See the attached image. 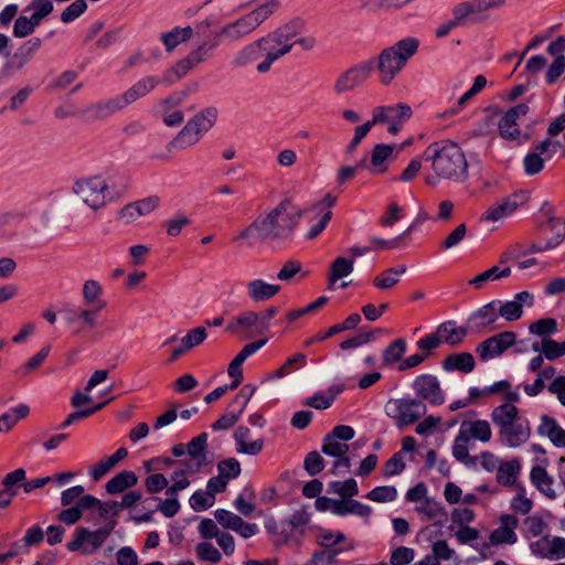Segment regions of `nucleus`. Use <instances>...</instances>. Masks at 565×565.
Listing matches in <instances>:
<instances>
[{
    "instance_id": "a878e982",
    "label": "nucleus",
    "mask_w": 565,
    "mask_h": 565,
    "mask_svg": "<svg viewBox=\"0 0 565 565\" xmlns=\"http://www.w3.org/2000/svg\"><path fill=\"white\" fill-rule=\"evenodd\" d=\"M529 113V106L526 104H519L510 108L499 121V132L504 139L515 140L520 136V129L518 120L524 117Z\"/></svg>"
},
{
    "instance_id": "9d476101",
    "label": "nucleus",
    "mask_w": 565,
    "mask_h": 565,
    "mask_svg": "<svg viewBox=\"0 0 565 565\" xmlns=\"http://www.w3.org/2000/svg\"><path fill=\"white\" fill-rule=\"evenodd\" d=\"M385 414L392 418L398 427L416 423L427 412L426 404L417 398H391L384 407Z\"/></svg>"
},
{
    "instance_id": "ddd939ff",
    "label": "nucleus",
    "mask_w": 565,
    "mask_h": 565,
    "mask_svg": "<svg viewBox=\"0 0 565 565\" xmlns=\"http://www.w3.org/2000/svg\"><path fill=\"white\" fill-rule=\"evenodd\" d=\"M375 71L373 62L363 61L342 72L334 82L333 90L341 95L362 85Z\"/></svg>"
},
{
    "instance_id": "774afa93",
    "label": "nucleus",
    "mask_w": 565,
    "mask_h": 565,
    "mask_svg": "<svg viewBox=\"0 0 565 565\" xmlns=\"http://www.w3.org/2000/svg\"><path fill=\"white\" fill-rule=\"evenodd\" d=\"M330 489L342 498H352L359 493L358 482L352 478L345 481H333L330 483Z\"/></svg>"
},
{
    "instance_id": "dca6fc26",
    "label": "nucleus",
    "mask_w": 565,
    "mask_h": 565,
    "mask_svg": "<svg viewBox=\"0 0 565 565\" xmlns=\"http://www.w3.org/2000/svg\"><path fill=\"white\" fill-rule=\"evenodd\" d=\"M498 309L499 318L507 322H513L522 318L523 308H532L534 306V295L523 290L516 292L512 300H494Z\"/></svg>"
},
{
    "instance_id": "de8ad7c7",
    "label": "nucleus",
    "mask_w": 565,
    "mask_h": 565,
    "mask_svg": "<svg viewBox=\"0 0 565 565\" xmlns=\"http://www.w3.org/2000/svg\"><path fill=\"white\" fill-rule=\"evenodd\" d=\"M255 491L250 486H247L233 501L234 509L243 516H250L254 514L256 507L254 504Z\"/></svg>"
},
{
    "instance_id": "7ed1b4c3",
    "label": "nucleus",
    "mask_w": 565,
    "mask_h": 565,
    "mask_svg": "<svg viewBox=\"0 0 565 565\" xmlns=\"http://www.w3.org/2000/svg\"><path fill=\"white\" fill-rule=\"evenodd\" d=\"M423 159L430 162L433 173L425 177V183L429 186H437L441 180L463 183L467 181L468 161L460 146L450 140H440L429 145Z\"/></svg>"
},
{
    "instance_id": "4468645a",
    "label": "nucleus",
    "mask_w": 565,
    "mask_h": 565,
    "mask_svg": "<svg viewBox=\"0 0 565 565\" xmlns=\"http://www.w3.org/2000/svg\"><path fill=\"white\" fill-rule=\"evenodd\" d=\"M411 386L422 402L426 401L435 406L445 403V393L436 375L428 373L420 374L414 379Z\"/></svg>"
},
{
    "instance_id": "864d4df0",
    "label": "nucleus",
    "mask_w": 565,
    "mask_h": 565,
    "mask_svg": "<svg viewBox=\"0 0 565 565\" xmlns=\"http://www.w3.org/2000/svg\"><path fill=\"white\" fill-rule=\"evenodd\" d=\"M53 0H32L28 7L24 8V12H31L30 17L39 25L53 12Z\"/></svg>"
},
{
    "instance_id": "7c9ffc66",
    "label": "nucleus",
    "mask_w": 565,
    "mask_h": 565,
    "mask_svg": "<svg viewBox=\"0 0 565 565\" xmlns=\"http://www.w3.org/2000/svg\"><path fill=\"white\" fill-rule=\"evenodd\" d=\"M160 84V78L154 75L143 76L138 79L132 86L126 89L121 96L124 97L127 105H131L146 97Z\"/></svg>"
},
{
    "instance_id": "680f3d73",
    "label": "nucleus",
    "mask_w": 565,
    "mask_h": 565,
    "mask_svg": "<svg viewBox=\"0 0 565 565\" xmlns=\"http://www.w3.org/2000/svg\"><path fill=\"white\" fill-rule=\"evenodd\" d=\"M214 503L215 498L206 489L196 490L189 499L190 507L196 512L205 511L213 507Z\"/></svg>"
},
{
    "instance_id": "37998d69",
    "label": "nucleus",
    "mask_w": 565,
    "mask_h": 565,
    "mask_svg": "<svg viewBox=\"0 0 565 565\" xmlns=\"http://www.w3.org/2000/svg\"><path fill=\"white\" fill-rule=\"evenodd\" d=\"M530 478L536 489L546 495L548 499H555L556 493L553 489V479L548 476L546 469L541 466L532 468Z\"/></svg>"
},
{
    "instance_id": "f257e3e1",
    "label": "nucleus",
    "mask_w": 565,
    "mask_h": 565,
    "mask_svg": "<svg viewBox=\"0 0 565 565\" xmlns=\"http://www.w3.org/2000/svg\"><path fill=\"white\" fill-rule=\"evenodd\" d=\"M302 215L303 211L290 199H284L276 206L255 217L234 237V241L244 242L249 246L267 241H286L292 236Z\"/></svg>"
},
{
    "instance_id": "412c9836",
    "label": "nucleus",
    "mask_w": 565,
    "mask_h": 565,
    "mask_svg": "<svg viewBox=\"0 0 565 565\" xmlns=\"http://www.w3.org/2000/svg\"><path fill=\"white\" fill-rule=\"evenodd\" d=\"M524 203V198L522 194L514 193L507 198H503L492 205H490L487 211L481 215V222H499L512 215L519 206Z\"/></svg>"
},
{
    "instance_id": "20e7f679",
    "label": "nucleus",
    "mask_w": 565,
    "mask_h": 565,
    "mask_svg": "<svg viewBox=\"0 0 565 565\" xmlns=\"http://www.w3.org/2000/svg\"><path fill=\"white\" fill-rule=\"evenodd\" d=\"M520 402V394L509 393L508 403L495 406L490 414L500 443L508 448H519L525 445L531 437L530 420L516 406Z\"/></svg>"
},
{
    "instance_id": "a19ab883",
    "label": "nucleus",
    "mask_w": 565,
    "mask_h": 565,
    "mask_svg": "<svg viewBox=\"0 0 565 565\" xmlns=\"http://www.w3.org/2000/svg\"><path fill=\"white\" fill-rule=\"evenodd\" d=\"M127 456L128 451L126 448H118L111 456L105 457L102 460H99L96 465H94L89 471L90 476L93 477L94 480H99Z\"/></svg>"
},
{
    "instance_id": "79ce46f5",
    "label": "nucleus",
    "mask_w": 565,
    "mask_h": 565,
    "mask_svg": "<svg viewBox=\"0 0 565 565\" xmlns=\"http://www.w3.org/2000/svg\"><path fill=\"white\" fill-rule=\"evenodd\" d=\"M405 273V265H397L395 267L385 269L373 279V285L379 290H387L397 285L401 280V277Z\"/></svg>"
},
{
    "instance_id": "0eeeda50",
    "label": "nucleus",
    "mask_w": 565,
    "mask_h": 565,
    "mask_svg": "<svg viewBox=\"0 0 565 565\" xmlns=\"http://www.w3.org/2000/svg\"><path fill=\"white\" fill-rule=\"evenodd\" d=\"M218 111L215 107H207L188 120L177 137L168 145V150H182L196 145L202 137L212 129L217 120Z\"/></svg>"
},
{
    "instance_id": "49530a36",
    "label": "nucleus",
    "mask_w": 565,
    "mask_h": 565,
    "mask_svg": "<svg viewBox=\"0 0 565 565\" xmlns=\"http://www.w3.org/2000/svg\"><path fill=\"white\" fill-rule=\"evenodd\" d=\"M354 269L353 259L345 257H337L331 264L330 271L328 275L329 289L334 288V284L349 276Z\"/></svg>"
},
{
    "instance_id": "a18cd8bd",
    "label": "nucleus",
    "mask_w": 565,
    "mask_h": 565,
    "mask_svg": "<svg viewBox=\"0 0 565 565\" xmlns=\"http://www.w3.org/2000/svg\"><path fill=\"white\" fill-rule=\"evenodd\" d=\"M511 275V268L505 266L503 268L499 266H492L489 269L482 271L472 279L469 280V285L473 286L476 289H481L489 281L500 280L502 278H507Z\"/></svg>"
},
{
    "instance_id": "f3484780",
    "label": "nucleus",
    "mask_w": 565,
    "mask_h": 565,
    "mask_svg": "<svg viewBox=\"0 0 565 565\" xmlns=\"http://www.w3.org/2000/svg\"><path fill=\"white\" fill-rule=\"evenodd\" d=\"M354 429L348 425L335 426L330 434L323 438L321 450L330 457H342L349 451L347 441L354 437Z\"/></svg>"
},
{
    "instance_id": "39448f33",
    "label": "nucleus",
    "mask_w": 565,
    "mask_h": 565,
    "mask_svg": "<svg viewBox=\"0 0 565 565\" xmlns=\"http://www.w3.org/2000/svg\"><path fill=\"white\" fill-rule=\"evenodd\" d=\"M418 49V39L407 36L383 49L376 57L370 58L367 62L375 64L380 83L388 86L417 53Z\"/></svg>"
},
{
    "instance_id": "f8f14e48",
    "label": "nucleus",
    "mask_w": 565,
    "mask_h": 565,
    "mask_svg": "<svg viewBox=\"0 0 565 565\" xmlns=\"http://www.w3.org/2000/svg\"><path fill=\"white\" fill-rule=\"evenodd\" d=\"M412 115L413 110L411 106L405 103L377 106L372 111L373 122H375V125L386 124L387 131L392 135H396Z\"/></svg>"
},
{
    "instance_id": "cd10ccee",
    "label": "nucleus",
    "mask_w": 565,
    "mask_h": 565,
    "mask_svg": "<svg viewBox=\"0 0 565 565\" xmlns=\"http://www.w3.org/2000/svg\"><path fill=\"white\" fill-rule=\"evenodd\" d=\"M233 438L237 454L256 456L264 448V439H253L252 431L246 426L237 427L234 431Z\"/></svg>"
},
{
    "instance_id": "6e6d98bb",
    "label": "nucleus",
    "mask_w": 565,
    "mask_h": 565,
    "mask_svg": "<svg viewBox=\"0 0 565 565\" xmlns=\"http://www.w3.org/2000/svg\"><path fill=\"white\" fill-rule=\"evenodd\" d=\"M529 332L542 339H551L557 332V321L553 318L539 319L529 326Z\"/></svg>"
},
{
    "instance_id": "c9c22d12",
    "label": "nucleus",
    "mask_w": 565,
    "mask_h": 565,
    "mask_svg": "<svg viewBox=\"0 0 565 565\" xmlns=\"http://www.w3.org/2000/svg\"><path fill=\"white\" fill-rule=\"evenodd\" d=\"M414 511L423 521H435L437 523H441L447 518V512L443 504L430 497L422 503L416 504Z\"/></svg>"
},
{
    "instance_id": "393cba45",
    "label": "nucleus",
    "mask_w": 565,
    "mask_h": 565,
    "mask_svg": "<svg viewBox=\"0 0 565 565\" xmlns=\"http://www.w3.org/2000/svg\"><path fill=\"white\" fill-rule=\"evenodd\" d=\"M394 147L385 143L374 146L370 159L366 157L359 161V167L369 170L372 174H381L387 170V161L393 157Z\"/></svg>"
},
{
    "instance_id": "69168bd1",
    "label": "nucleus",
    "mask_w": 565,
    "mask_h": 565,
    "mask_svg": "<svg viewBox=\"0 0 565 565\" xmlns=\"http://www.w3.org/2000/svg\"><path fill=\"white\" fill-rule=\"evenodd\" d=\"M51 347H43L38 353H35L32 358H30L23 365L20 366L18 372L25 376L30 374L32 371L36 370L47 358L50 354Z\"/></svg>"
},
{
    "instance_id": "13d9d810",
    "label": "nucleus",
    "mask_w": 565,
    "mask_h": 565,
    "mask_svg": "<svg viewBox=\"0 0 565 565\" xmlns=\"http://www.w3.org/2000/svg\"><path fill=\"white\" fill-rule=\"evenodd\" d=\"M103 294V287L97 280L88 279L84 282L82 289L83 302L86 306H98Z\"/></svg>"
},
{
    "instance_id": "aec40b11",
    "label": "nucleus",
    "mask_w": 565,
    "mask_h": 565,
    "mask_svg": "<svg viewBox=\"0 0 565 565\" xmlns=\"http://www.w3.org/2000/svg\"><path fill=\"white\" fill-rule=\"evenodd\" d=\"M541 213L545 216L547 226L552 232H554V235L544 245L532 244L527 250H524L525 255L527 253H541L553 249L557 247L565 238V221L563 227H559V223L554 215L553 207L547 202L543 203Z\"/></svg>"
},
{
    "instance_id": "2f4dec72",
    "label": "nucleus",
    "mask_w": 565,
    "mask_h": 565,
    "mask_svg": "<svg viewBox=\"0 0 565 565\" xmlns=\"http://www.w3.org/2000/svg\"><path fill=\"white\" fill-rule=\"evenodd\" d=\"M536 433L541 437L548 438L555 447H565V429L559 426L555 418L542 415Z\"/></svg>"
},
{
    "instance_id": "72a5a7b5",
    "label": "nucleus",
    "mask_w": 565,
    "mask_h": 565,
    "mask_svg": "<svg viewBox=\"0 0 565 565\" xmlns=\"http://www.w3.org/2000/svg\"><path fill=\"white\" fill-rule=\"evenodd\" d=\"M469 331L468 324L466 327H458L455 320H448L440 323L436 332L441 338V343L455 347L466 339Z\"/></svg>"
},
{
    "instance_id": "9b49d317",
    "label": "nucleus",
    "mask_w": 565,
    "mask_h": 565,
    "mask_svg": "<svg viewBox=\"0 0 565 565\" xmlns=\"http://www.w3.org/2000/svg\"><path fill=\"white\" fill-rule=\"evenodd\" d=\"M504 4L505 0H468L457 3L451 13L460 26H468L483 22L487 19L484 12Z\"/></svg>"
},
{
    "instance_id": "8fccbe9b",
    "label": "nucleus",
    "mask_w": 565,
    "mask_h": 565,
    "mask_svg": "<svg viewBox=\"0 0 565 565\" xmlns=\"http://www.w3.org/2000/svg\"><path fill=\"white\" fill-rule=\"evenodd\" d=\"M30 408L25 404H19L11 407L8 412L0 416V431H9L20 419L26 417Z\"/></svg>"
},
{
    "instance_id": "b1692460",
    "label": "nucleus",
    "mask_w": 565,
    "mask_h": 565,
    "mask_svg": "<svg viewBox=\"0 0 565 565\" xmlns=\"http://www.w3.org/2000/svg\"><path fill=\"white\" fill-rule=\"evenodd\" d=\"M499 526L489 535V544L492 546L502 544H515L518 542L515 529L519 524L516 516L512 514H502L499 519Z\"/></svg>"
},
{
    "instance_id": "bb28decb",
    "label": "nucleus",
    "mask_w": 565,
    "mask_h": 565,
    "mask_svg": "<svg viewBox=\"0 0 565 565\" xmlns=\"http://www.w3.org/2000/svg\"><path fill=\"white\" fill-rule=\"evenodd\" d=\"M218 45L220 41L217 38H215L213 42H204L196 49L191 51L189 55L177 65V72L179 73V77L184 75L189 70H191L195 65L209 60L212 56L213 51Z\"/></svg>"
},
{
    "instance_id": "f03ea898",
    "label": "nucleus",
    "mask_w": 565,
    "mask_h": 565,
    "mask_svg": "<svg viewBox=\"0 0 565 565\" xmlns=\"http://www.w3.org/2000/svg\"><path fill=\"white\" fill-rule=\"evenodd\" d=\"M298 35V24L289 22L276 28L266 35L243 46L233 57L232 64L236 67L246 66L259 58L258 73H267L271 65L291 52L292 39Z\"/></svg>"
},
{
    "instance_id": "3c124183",
    "label": "nucleus",
    "mask_w": 565,
    "mask_h": 565,
    "mask_svg": "<svg viewBox=\"0 0 565 565\" xmlns=\"http://www.w3.org/2000/svg\"><path fill=\"white\" fill-rule=\"evenodd\" d=\"M192 34H193V29L191 26L174 28L170 32L162 33L161 41H162L167 52H171L180 43L189 40L192 36Z\"/></svg>"
},
{
    "instance_id": "c85d7f7f",
    "label": "nucleus",
    "mask_w": 565,
    "mask_h": 565,
    "mask_svg": "<svg viewBox=\"0 0 565 565\" xmlns=\"http://www.w3.org/2000/svg\"><path fill=\"white\" fill-rule=\"evenodd\" d=\"M252 349L253 348H249L248 350H245V352H243V354H241L236 360H232V362L228 365L227 372H228V375L231 377H233V381L230 384L217 386L212 392H210L207 395H205V397H204V402L205 403L211 404L214 401H216L220 397H222L223 395H225L228 391L236 390L239 386V384H241V373H239L237 366L242 362L244 356H246V354H248V352L252 351Z\"/></svg>"
},
{
    "instance_id": "5701e85b",
    "label": "nucleus",
    "mask_w": 565,
    "mask_h": 565,
    "mask_svg": "<svg viewBox=\"0 0 565 565\" xmlns=\"http://www.w3.org/2000/svg\"><path fill=\"white\" fill-rule=\"evenodd\" d=\"M126 107H128V105L121 94H119L87 106L84 114L89 119L100 120L109 118Z\"/></svg>"
},
{
    "instance_id": "338daca9",
    "label": "nucleus",
    "mask_w": 565,
    "mask_h": 565,
    "mask_svg": "<svg viewBox=\"0 0 565 565\" xmlns=\"http://www.w3.org/2000/svg\"><path fill=\"white\" fill-rule=\"evenodd\" d=\"M547 161L544 157L540 156L539 152H529L523 159V168L526 175H535L541 172L544 168V163Z\"/></svg>"
},
{
    "instance_id": "58836bf2",
    "label": "nucleus",
    "mask_w": 565,
    "mask_h": 565,
    "mask_svg": "<svg viewBox=\"0 0 565 565\" xmlns=\"http://www.w3.org/2000/svg\"><path fill=\"white\" fill-rule=\"evenodd\" d=\"M259 313L247 310L234 317L226 326L225 331L233 334H243L258 326Z\"/></svg>"
},
{
    "instance_id": "c756f323",
    "label": "nucleus",
    "mask_w": 565,
    "mask_h": 565,
    "mask_svg": "<svg viewBox=\"0 0 565 565\" xmlns=\"http://www.w3.org/2000/svg\"><path fill=\"white\" fill-rule=\"evenodd\" d=\"M458 431L470 443L478 440L486 444L490 441L492 437L491 426L486 419L463 420Z\"/></svg>"
},
{
    "instance_id": "473e14b6",
    "label": "nucleus",
    "mask_w": 565,
    "mask_h": 565,
    "mask_svg": "<svg viewBox=\"0 0 565 565\" xmlns=\"http://www.w3.org/2000/svg\"><path fill=\"white\" fill-rule=\"evenodd\" d=\"M247 296L254 302H264L274 298L281 289L280 285L268 284L263 279H253L246 284Z\"/></svg>"
},
{
    "instance_id": "423d86ee",
    "label": "nucleus",
    "mask_w": 565,
    "mask_h": 565,
    "mask_svg": "<svg viewBox=\"0 0 565 565\" xmlns=\"http://www.w3.org/2000/svg\"><path fill=\"white\" fill-rule=\"evenodd\" d=\"M277 10V1L268 0L258 6L253 11L242 15L241 18L226 23L216 33L215 38L220 42L235 43L255 31L263 22H265Z\"/></svg>"
},
{
    "instance_id": "1a4fd4ad",
    "label": "nucleus",
    "mask_w": 565,
    "mask_h": 565,
    "mask_svg": "<svg viewBox=\"0 0 565 565\" xmlns=\"http://www.w3.org/2000/svg\"><path fill=\"white\" fill-rule=\"evenodd\" d=\"M115 526L116 521L110 520L97 530H89L83 526L77 527L74 533V539L67 543V550L70 552L81 551L84 555H90L103 546L113 533Z\"/></svg>"
},
{
    "instance_id": "052dcab7",
    "label": "nucleus",
    "mask_w": 565,
    "mask_h": 565,
    "mask_svg": "<svg viewBox=\"0 0 565 565\" xmlns=\"http://www.w3.org/2000/svg\"><path fill=\"white\" fill-rule=\"evenodd\" d=\"M217 475L227 482L239 477L242 472L241 463L236 458H227L218 461Z\"/></svg>"
},
{
    "instance_id": "0e129e2a",
    "label": "nucleus",
    "mask_w": 565,
    "mask_h": 565,
    "mask_svg": "<svg viewBox=\"0 0 565 565\" xmlns=\"http://www.w3.org/2000/svg\"><path fill=\"white\" fill-rule=\"evenodd\" d=\"M255 391V385L245 384L233 398L232 403L230 404V407H232L235 412L242 415L252 396L254 395Z\"/></svg>"
},
{
    "instance_id": "ea45409f",
    "label": "nucleus",
    "mask_w": 565,
    "mask_h": 565,
    "mask_svg": "<svg viewBox=\"0 0 565 565\" xmlns=\"http://www.w3.org/2000/svg\"><path fill=\"white\" fill-rule=\"evenodd\" d=\"M186 452L191 459H194L195 469L204 467L207 463V434L201 433L186 444Z\"/></svg>"
},
{
    "instance_id": "4c0bfd02",
    "label": "nucleus",
    "mask_w": 565,
    "mask_h": 565,
    "mask_svg": "<svg viewBox=\"0 0 565 565\" xmlns=\"http://www.w3.org/2000/svg\"><path fill=\"white\" fill-rule=\"evenodd\" d=\"M475 366V358L468 352L449 354L443 361V367L447 372L459 371L462 373H470L473 371Z\"/></svg>"
},
{
    "instance_id": "e2e57ef3",
    "label": "nucleus",
    "mask_w": 565,
    "mask_h": 565,
    "mask_svg": "<svg viewBox=\"0 0 565 565\" xmlns=\"http://www.w3.org/2000/svg\"><path fill=\"white\" fill-rule=\"evenodd\" d=\"M365 498L379 503L392 502L397 498V490L394 486L375 487Z\"/></svg>"
},
{
    "instance_id": "4be33fe9",
    "label": "nucleus",
    "mask_w": 565,
    "mask_h": 565,
    "mask_svg": "<svg viewBox=\"0 0 565 565\" xmlns=\"http://www.w3.org/2000/svg\"><path fill=\"white\" fill-rule=\"evenodd\" d=\"M159 203L160 198L157 195H149L145 199L137 200L126 204L119 211L118 218L125 224H130L141 216L149 215L159 206Z\"/></svg>"
},
{
    "instance_id": "a211bd4d",
    "label": "nucleus",
    "mask_w": 565,
    "mask_h": 565,
    "mask_svg": "<svg viewBox=\"0 0 565 565\" xmlns=\"http://www.w3.org/2000/svg\"><path fill=\"white\" fill-rule=\"evenodd\" d=\"M516 341V334L513 331H503L488 338L477 347V353L482 361H488L501 355L511 348Z\"/></svg>"
},
{
    "instance_id": "bf43d9fd",
    "label": "nucleus",
    "mask_w": 565,
    "mask_h": 565,
    "mask_svg": "<svg viewBox=\"0 0 565 565\" xmlns=\"http://www.w3.org/2000/svg\"><path fill=\"white\" fill-rule=\"evenodd\" d=\"M414 0H360L362 9H375L381 11L398 10Z\"/></svg>"
},
{
    "instance_id": "2eb2a0df",
    "label": "nucleus",
    "mask_w": 565,
    "mask_h": 565,
    "mask_svg": "<svg viewBox=\"0 0 565 565\" xmlns=\"http://www.w3.org/2000/svg\"><path fill=\"white\" fill-rule=\"evenodd\" d=\"M499 319L495 302L492 300L471 312L467 319V324L470 331L476 333L494 331L502 328L498 323Z\"/></svg>"
},
{
    "instance_id": "c03bdc74",
    "label": "nucleus",
    "mask_w": 565,
    "mask_h": 565,
    "mask_svg": "<svg viewBox=\"0 0 565 565\" xmlns=\"http://www.w3.org/2000/svg\"><path fill=\"white\" fill-rule=\"evenodd\" d=\"M137 482L138 478L134 471L124 470L107 481L106 490L110 494H117L134 487Z\"/></svg>"
},
{
    "instance_id": "603ef678",
    "label": "nucleus",
    "mask_w": 565,
    "mask_h": 565,
    "mask_svg": "<svg viewBox=\"0 0 565 565\" xmlns=\"http://www.w3.org/2000/svg\"><path fill=\"white\" fill-rule=\"evenodd\" d=\"M547 530V523L542 516L533 514L523 520L522 534L526 540L539 537Z\"/></svg>"
},
{
    "instance_id": "5fc2aeb1",
    "label": "nucleus",
    "mask_w": 565,
    "mask_h": 565,
    "mask_svg": "<svg viewBox=\"0 0 565 565\" xmlns=\"http://www.w3.org/2000/svg\"><path fill=\"white\" fill-rule=\"evenodd\" d=\"M105 301H99L98 306L88 309L79 306L81 326L75 330V333H79L84 329H95L98 326V312L105 308Z\"/></svg>"
},
{
    "instance_id": "4d7b16f0",
    "label": "nucleus",
    "mask_w": 565,
    "mask_h": 565,
    "mask_svg": "<svg viewBox=\"0 0 565 565\" xmlns=\"http://www.w3.org/2000/svg\"><path fill=\"white\" fill-rule=\"evenodd\" d=\"M407 344L403 338H398L390 343V345L383 351L382 360L384 365H392L401 361L402 356L406 352Z\"/></svg>"
},
{
    "instance_id": "09e8293b",
    "label": "nucleus",
    "mask_w": 565,
    "mask_h": 565,
    "mask_svg": "<svg viewBox=\"0 0 565 565\" xmlns=\"http://www.w3.org/2000/svg\"><path fill=\"white\" fill-rule=\"evenodd\" d=\"M521 466L518 459L500 463L497 469V482L501 486H512L520 472Z\"/></svg>"
},
{
    "instance_id": "e433bc0d",
    "label": "nucleus",
    "mask_w": 565,
    "mask_h": 565,
    "mask_svg": "<svg viewBox=\"0 0 565 565\" xmlns=\"http://www.w3.org/2000/svg\"><path fill=\"white\" fill-rule=\"evenodd\" d=\"M331 511L338 516H345L348 514L359 515L361 518H369L372 509L356 500H335L332 502Z\"/></svg>"
},
{
    "instance_id": "f704fd0d",
    "label": "nucleus",
    "mask_w": 565,
    "mask_h": 565,
    "mask_svg": "<svg viewBox=\"0 0 565 565\" xmlns=\"http://www.w3.org/2000/svg\"><path fill=\"white\" fill-rule=\"evenodd\" d=\"M469 445L470 441L458 431L452 443L451 454L452 457L466 468L477 469L479 458L477 456L469 455Z\"/></svg>"
},
{
    "instance_id": "6e6552de",
    "label": "nucleus",
    "mask_w": 565,
    "mask_h": 565,
    "mask_svg": "<svg viewBox=\"0 0 565 565\" xmlns=\"http://www.w3.org/2000/svg\"><path fill=\"white\" fill-rule=\"evenodd\" d=\"M73 193L93 211L100 210L111 200L109 184L100 175L75 181Z\"/></svg>"
},
{
    "instance_id": "6ab92c4d",
    "label": "nucleus",
    "mask_w": 565,
    "mask_h": 565,
    "mask_svg": "<svg viewBox=\"0 0 565 565\" xmlns=\"http://www.w3.org/2000/svg\"><path fill=\"white\" fill-rule=\"evenodd\" d=\"M214 518L224 529L236 532L243 539H249L259 532L257 524L246 523L242 516L225 509L215 510Z\"/></svg>"
}]
</instances>
